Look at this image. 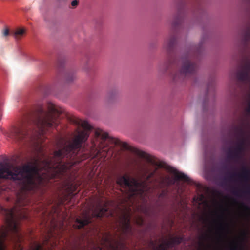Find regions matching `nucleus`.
<instances>
[{
	"label": "nucleus",
	"instance_id": "1",
	"mask_svg": "<svg viewBox=\"0 0 250 250\" xmlns=\"http://www.w3.org/2000/svg\"><path fill=\"white\" fill-rule=\"evenodd\" d=\"M78 125L83 130L78 131L72 142L63 148L55 151L53 159L41 160L34 157L33 161L22 166H16L12 169L2 166L0 167V179L18 180L21 185L20 192L17 195V204L24 206L27 202L28 192H35L45 185L47 179L41 175L40 170L48 173L51 170L54 173L50 178L55 179L63 176L69 169V160H75L74 163L88 158V146L82 147V144L88 139V122L79 120Z\"/></svg>",
	"mask_w": 250,
	"mask_h": 250
},
{
	"label": "nucleus",
	"instance_id": "2",
	"mask_svg": "<svg viewBox=\"0 0 250 250\" xmlns=\"http://www.w3.org/2000/svg\"><path fill=\"white\" fill-rule=\"evenodd\" d=\"M47 109L46 111L40 107L33 115H27L22 121L12 126L6 132V136L15 141L26 138L34 140L43 135L48 129L56 127L59 123V115L62 111L51 103H48Z\"/></svg>",
	"mask_w": 250,
	"mask_h": 250
},
{
	"label": "nucleus",
	"instance_id": "3",
	"mask_svg": "<svg viewBox=\"0 0 250 250\" xmlns=\"http://www.w3.org/2000/svg\"><path fill=\"white\" fill-rule=\"evenodd\" d=\"M16 208L5 210V225L0 229V250H7L5 241L9 239L14 245L16 250H23L21 245L22 234L20 232V222L21 220L27 219L28 215L26 212L15 213ZM41 244L34 242L30 250H42Z\"/></svg>",
	"mask_w": 250,
	"mask_h": 250
},
{
	"label": "nucleus",
	"instance_id": "4",
	"mask_svg": "<svg viewBox=\"0 0 250 250\" xmlns=\"http://www.w3.org/2000/svg\"><path fill=\"white\" fill-rule=\"evenodd\" d=\"M201 42L197 47L194 55L188 53L184 55L180 61L175 58H169L161 68L163 73L168 72L174 81H181L186 77L194 74L198 65L195 59L202 51Z\"/></svg>",
	"mask_w": 250,
	"mask_h": 250
},
{
	"label": "nucleus",
	"instance_id": "5",
	"mask_svg": "<svg viewBox=\"0 0 250 250\" xmlns=\"http://www.w3.org/2000/svg\"><path fill=\"white\" fill-rule=\"evenodd\" d=\"M157 168L150 172L145 180L138 181L134 178H130L127 174L120 176L117 180V183L121 187L125 188L129 198H139L144 202H146L152 189L148 182L155 174Z\"/></svg>",
	"mask_w": 250,
	"mask_h": 250
},
{
	"label": "nucleus",
	"instance_id": "6",
	"mask_svg": "<svg viewBox=\"0 0 250 250\" xmlns=\"http://www.w3.org/2000/svg\"><path fill=\"white\" fill-rule=\"evenodd\" d=\"M222 219V201L220 197V250H242V243L245 232L236 235V222L230 219L223 226Z\"/></svg>",
	"mask_w": 250,
	"mask_h": 250
},
{
	"label": "nucleus",
	"instance_id": "7",
	"mask_svg": "<svg viewBox=\"0 0 250 250\" xmlns=\"http://www.w3.org/2000/svg\"><path fill=\"white\" fill-rule=\"evenodd\" d=\"M205 175L206 178L219 185V161L217 157V144L209 142L205 147Z\"/></svg>",
	"mask_w": 250,
	"mask_h": 250
},
{
	"label": "nucleus",
	"instance_id": "8",
	"mask_svg": "<svg viewBox=\"0 0 250 250\" xmlns=\"http://www.w3.org/2000/svg\"><path fill=\"white\" fill-rule=\"evenodd\" d=\"M108 210L107 202H103V201L99 200L93 206L91 210V213L87 212L83 213V218H77L73 227L75 229H81L91 223L93 218H100L105 216Z\"/></svg>",
	"mask_w": 250,
	"mask_h": 250
},
{
	"label": "nucleus",
	"instance_id": "9",
	"mask_svg": "<svg viewBox=\"0 0 250 250\" xmlns=\"http://www.w3.org/2000/svg\"><path fill=\"white\" fill-rule=\"evenodd\" d=\"M234 77L241 89L245 86L250 88V59L242 56Z\"/></svg>",
	"mask_w": 250,
	"mask_h": 250
},
{
	"label": "nucleus",
	"instance_id": "10",
	"mask_svg": "<svg viewBox=\"0 0 250 250\" xmlns=\"http://www.w3.org/2000/svg\"><path fill=\"white\" fill-rule=\"evenodd\" d=\"M238 177L239 179L244 183L242 189L233 188L232 193L238 197L248 196L250 195V184L248 182L250 180V169L246 167H243L241 173H232L230 174V180H233Z\"/></svg>",
	"mask_w": 250,
	"mask_h": 250
},
{
	"label": "nucleus",
	"instance_id": "11",
	"mask_svg": "<svg viewBox=\"0 0 250 250\" xmlns=\"http://www.w3.org/2000/svg\"><path fill=\"white\" fill-rule=\"evenodd\" d=\"M158 167H164L169 172L175 176V179H172L169 176H163L161 177V183L166 186H169L174 185L176 181L180 180L183 182H189L190 178L184 173L178 171L176 168L170 166H163L161 164L158 165Z\"/></svg>",
	"mask_w": 250,
	"mask_h": 250
},
{
	"label": "nucleus",
	"instance_id": "12",
	"mask_svg": "<svg viewBox=\"0 0 250 250\" xmlns=\"http://www.w3.org/2000/svg\"><path fill=\"white\" fill-rule=\"evenodd\" d=\"M238 140L236 147L233 150L229 149L228 154V158L235 162H238L242 159L245 150L247 141L246 139L244 138Z\"/></svg>",
	"mask_w": 250,
	"mask_h": 250
},
{
	"label": "nucleus",
	"instance_id": "13",
	"mask_svg": "<svg viewBox=\"0 0 250 250\" xmlns=\"http://www.w3.org/2000/svg\"><path fill=\"white\" fill-rule=\"evenodd\" d=\"M119 227L118 229L123 235L128 236L132 234V228L130 225V216L128 213H124L120 218Z\"/></svg>",
	"mask_w": 250,
	"mask_h": 250
},
{
	"label": "nucleus",
	"instance_id": "14",
	"mask_svg": "<svg viewBox=\"0 0 250 250\" xmlns=\"http://www.w3.org/2000/svg\"><path fill=\"white\" fill-rule=\"evenodd\" d=\"M184 240V236H175L170 238L168 241H166L160 244L155 250H167L173 245H178Z\"/></svg>",
	"mask_w": 250,
	"mask_h": 250
},
{
	"label": "nucleus",
	"instance_id": "15",
	"mask_svg": "<svg viewBox=\"0 0 250 250\" xmlns=\"http://www.w3.org/2000/svg\"><path fill=\"white\" fill-rule=\"evenodd\" d=\"M208 230H215L216 250H219V224H204Z\"/></svg>",
	"mask_w": 250,
	"mask_h": 250
},
{
	"label": "nucleus",
	"instance_id": "16",
	"mask_svg": "<svg viewBox=\"0 0 250 250\" xmlns=\"http://www.w3.org/2000/svg\"><path fill=\"white\" fill-rule=\"evenodd\" d=\"M176 37L175 35H171L169 38L165 42L164 47L168 52H170L174 47L176 43Z\"/></svg>",
	"mask_w": 250,
	"mask_h": 250
},
{
	"label": "nucleus",
	"instance_id": "17",
	"mask_svg": "<svg viewBox=\"0 0 250 250\" xmlns=\"http://www.w3.org/2000/svg\"><path fill=\"white\" fill-rule=\"evenodd\" d=\"M78 187L77 184L71 182H68L65 187V190L70 196H73L74 193L76 191Z\"/></svg>",
	"mask_w": 250,
	"mask_h": 250
},
{
	"label": "nucleus",
	"instance_id": "18",
	"mask_svg": "<svg viewBox=\"0 0 250 250\" xmlns=\"http://www.w3.org/2000/svg\"><path fill=\"white\" fill-rule=\"evenodd\" d=\"M242 43L245 46L250 43V27L248 28L242 34Z\"/></svg>",
	"mask_w": 250,
	"mask_h": 250
},
{
	"label": "nucleus",
	"instance_id": "19",
	"mask_svg": "<svg viewBox=\"0 0 250 250\" xmlns=\"http://www.w3.org/2000/svg\"><path fill=\"white\" fill-rule=\"evenodd\" d=\"M25 33L24 29L18 28L11 32V35L17 40L20 39L23 37Z\"/></svg>",
	"mask_w": 250,
	"mask_h": 250
},
{
	"label": "nucleus",
	"instance_id": "20",
	"mask_svg": "<svg viewBox=\"0 0 250 250\" xmlns=\"http://www.w3.org/2000/svg\"><path fill=\"white\" fill-rule=\"evenodd\" d=\"M167 190H163L160 193L158 194V199L157 200L155 204L158 207H160L163 206V202L161 201L162 199L167 197Z\"/></svg>",
	"mask_w": 250,
	"mask_h": 250
},
{
	"label": "nucleus",
	"instance_id": "21",
	"mask_svg": "<svg viewBox=\"0 0 250 250\" xmlns=\"http://www.w3.org/2000/svg\"><path fill=\"white\" fill-rule=\"evenodd\" d=\"M182 21V17L181 15L180 11L174 17L173 21L172 22V26L173 28H177Z\"/></svg>",
	"mask_w": 250,
	"mask_h": 250
},
{
	"label": "nucleus",
	"instance_id": "22",
	"mask_svg": "<svg viewBox=\"0 0 250 250\" xmlns=\"http://www.w3.org/2000/svg\"><path fill=\"white\" fill-rule=\"evenodd\" d=\"M235 135L237 139H241L245 138L246 132L242 126H236L235 128Z\"/></svg>",
	"mask_w": 250,
	"mask_h": 250
},
{
	"label": "nucleus",
	"instance_id": "23",
	"mask_svg": "<svg viewBox=\"0 0 250 250\" xmlns=\"http://www.w3.org/2000/svg\"><path fill=\"white\" fill-rule=\"evenodd\" d=\"M239 204L243 208L246 217L249 219L250 218V207L243 202L240 203Z\"/></svg>",
	"mask_w": 250,
	"mask_h": 250
},
{
	"label": "nucleus",
	"instance_id": "24",
	"mask_svg": "<svg viewBox=\"0 0 250 250\" xmlns=\"http://www.w3.org/2000/svg\"><path fill=\"white\" fill-rule=\"evenodd\" d=\"M75 78V75L73 72H67L65 75V79L67 82H70Z\"/></svg>",
	"mask_w": 250,
	"mask_h": 250
},
{
	"label": "nucleus",
	"instance_id": "25",
	"mask_svg": "<svg viewBox=\"0 0 250 250\" xmlns=\"http://www.w3.org/2000/svg\"><path fill=\"white\" fill-rule=\"evenodd\" d=\"M208 238V236L207 234H203L200 237L201 242L200 243V245L201 247L204 248L205 247V242L207 241Z\"/></svg>",
	"mask_w": 250,
	"mask_h": 250
},
{
	"label": "nucleus",
	"instance_id": "26",
	"mask_svg": "<svg viewBox=\"0 0 250 250\" xmlns=\"http://www.w3.org/2000/svg\"><path fill=\"white\" fill-rule=\"evenodd\" d=\"M145 212L148 215H150V213L149 212H151V213L153 214H155V211L154 210V208L151 206H150L148 208H146L145 210Z\"/></svg>",
	"mask_w": 250,
	"mask_h": 250
},
{
	"label": "nucleus",
	"instance_id": "27",
	"mask_svg": "<svg viewBox=\"0 0 250 250\" xmlns=\"http://www.w3.org/2000/svg\"><path fill=\"white\" fill-rule=\"evenodd\" d=\"M2 34L3 37H6L11 34L10 33L9 29L7 28H5L4 29L2 30Z\"/></svg>",
	"mask_w": 250,
	"mask_h": 250
},
{
	"label": "nucleus",
	"instance_id": "28",
	"mask_svg": "<svg viewBox=\"0 0 250 250\" xmlns=\"http://www.w3.org/2000/svg\"><path fill=\"white\" fill-rule=\"evenodd\" d=\"M248 96L249 98L250 99V92L249 93H248ZM246 111L247 113H250V101H249L248 104V106L246 109Z\"/></svg>",
	"mask_w": 250,
	"mask_h": 250
},
{
	"label": "nucleus",
	"instance_id": "29",
	"mask_svg": "<svg viewBox=\"0 0 250 250\" xmlns=\"http://www.w3.org/2000/svg\"><path fill=\"white\" fill-rule=\"evenodd\" d=\"M109 246L110 248V250H119L117 246H115L114 245L112 244L111 243L109 244Z\"/></svg>",
	"mask_w": 250,
	"mask_h": 250
},
{
	"label": "nucleus",
	"instance_id": "30",
	"mask_svg": "<svg viewBox=\"0 0 250 250\" xmlns=\"http://www.w3.org/2000/svg\"><path fill=\"white\" fill-rule=\"evenodd\" d=\"M78 1L77 0H74L72 1L71 2V5L73 8L76 7L78 5Z\"/></svg>",
	"mask_w": 250,
	"mask_h": 250
},
{
	"label": "nucleus",
	"instance_id": "31",
	"mask_svg": "<svg viewBox=\"0 0 250 250\" xmlns=\"http://www.w3.org/2000/svg\"><path fill=\"white\" fill-rule=\"evenodd\" d=\"M145 154L144 152H139L138 153V155H139L142 157H145Z\"/></svg>",
	"mask_w": 250,
	"mask_h": 250
},
{
	"label": "nucleus",
	"instance_id": "32",
	"mask_svg": "<svg viewBox=\"0 0 250 250\" xmlns=\"http://www.w3.org/2000/svg\"><path fill=\"white\" fill-rule=\"evenodd\" d=\"M232 200H233V203H235V204H237L239 203V202H238L236 200H235V199H233Z\"/></svg>",
	"mask_w": 250,
	"mask_h": 250
},
{
	"label": "nucleus",
	"instance_id": "33",
	"mask_svg": "<svg viewBox=\"0 0 250 250\" xmlns=\"http://www.w3.org/2000/svg\"><path fill=\"white\" fill-rule=\"evenodd\" d=\"M96 250H102V248L98 247Z\"/></svg>",
	"mask_w": 250,
	"mask_h": 250
},
{
	"label": "nucleus",
	"instance_id": "34",
	"mask_svg": "<svg viewBox=\"0 0 250 250\" xmlns=\"http://www.w3.org/2000/svg\"><path fill=\"white\" fill-rule=\"evenodd\" d=\"M150 163L153 164V162H152V161L151 160H150V159H148V160Z\"/></svg>",
	"mask_w": 250,
	"mask_h": 250
},
{
	"label": "nucleus",
	"instance_id": "35",
	"mask_svg": "<svg viewBox=\"0 0 250 250\" xmlns=\"http://www.w3.org/2000/svg\"><path fill=\"white\" fill-rule=\"evenodd\" d=\"M48 241V238H46L45 241H46V242H47V241Z\"/></svg>",
	"mask_w": 250,
	"mask_h": 250
},
{
	"label": "nucleus",
	"instance_id": "36",
	"mask_svg": "<svg viewBox=\"0 0 250 250\" xmlns=\"http://www.w3.org/2000/svg\"><path fill=\"white\" fill-rule=\"evenodd\" d=\"M156 250V248H154V250Z\"/></svg>",
	"mask_w": 250,
	"mask_h": 250
}]
</instances>
